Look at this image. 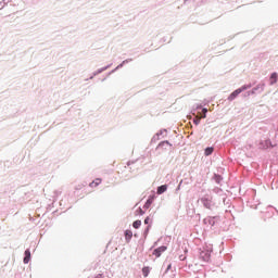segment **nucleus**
<instances>
[{
  "mask_svg": "<svg viewBox=\"0 0 278 278\" xmlns=\"http://www.w3.org/2000/svg\"><path fill=\"white\" fill-rule=\"evenodd\" d=\"M212 257V245H208L205 248H203V250L200 252V260H202L203 262H210Z\"/></svg>",
  "mask_w": 278,
  "mask_h": 278,
  "instance_id": "1",
  "label": "nucleus"
},
{
  "mask_svg": "<svg viewBox=\"0 0 278 278\" xmlns=\"http://www.w3.org/2000/svg\"><path fill=\"white\" fill-rule=\"evenodd\" d=\"M249 88H251V86H242L241 88L235 90L232 93H230V96L228 97V101H233V99H236V97H238V94H240L241 92H244V90H249Z\"/></svg>",
  "mask_w": 278,
  "mask_h": 278,
  "instance_id": "2",
  "label": "nucleus"
},
{
  "mask_svg": "<svg viewBox=\"0 0 278 278\" xmlns=\"http://www.w3.org/2000/svg\"><path fill=\"white\" fill-rule=\"evenodd\" d=\"M166 249H168L166 248V245H162L153 251V255H155V257H161L162 254L166 251Z\"/></svg>",
  "mask_w": 278,
  "mask_h": 278,
  "instance_id": "3",
  "label": "nucleus"
},
{
  "mask_svg": "<svg viewBox=\"0 0 278 278\" xmlns=\"http://www.w3.org/2000/svg\"><path fill=\"white\" fill-rule=\"evenodd\" d=\"M166 190H168V186L167 185H162L157 188L156 194H164V192H166Z\"/></svg>",
  "mask_w": 278,
  "mask_h": 278,
  "instance_id": "4",
  "label": "nucleus"
},
{
  "mask_svg": "<svg viewBox=\"0 0 278 278\" xmlns=\"http://www.w3.org/2000/svg\"><path fill=\"white\" fill-rule=\"evenodd\" d=\"M154 200H155V197H154V195L150 197V198L147 200V202H146V204H144L143 207H146V210H149V207H151V205L153 204V201H154Z\"/></svg>",
  "mask_w": 278,
  "mask_h": 278,
  "instance_id": "5",
  "label": "nucleus"
},
{
  "mask_svg": "<svg viewBox=\"0 0 278 278\" xmlns=\"http://www.w3.org/2000/svg\"><path fill=\"white\" fill-rule=\"evenodd\" d=\"M30 260H31V252L29 250H26L25 257H24V264H29Z\"/></svg>",
  "mask_w": 278,
  "mask_h": 278,
  "instance_id": "6",
  "label": "nucleus"
},
{
  "mask_svg": "<svg viewBox=\"0 0 278 278\" xmlns=\"http://www.w3.org/2000/svg\"><path fill=\"white\" fill-rule=\"evenodd\" d=\"M269 81H270V86H273L274 84H277V73H273L270 75Z\"/></svg>",
  "mask_w": 278,
  "mask_h": 278,
  "instance_id": "7",
  "label": "nucleus"
},
{
  "mask_svg": "<svg viewBox=\"0 0 278 278\" xmlns=\"http://www.w3.org/2000/svg\"><path fill=\"white\" fill-rule=\"evenodd\" d=\"M100 184H101V178H97L89 186L90 188H97V186H100Z\"/></svg>",
  "mask_w": 278,
  "mask_h": 278,
  "instance_id": "8",
  "label": "nucleus"
},
{
  "mask_svg": "<svg viewBox=\"0 0 278 278\" xmlns=\"http://www.w3.org/2000/svg\"><path fill=\"white\" fill-rule=\"evenodd\" d=\"M142 225V222L140 219H137L132 223L134 229H140V226Z\"/></svg>",
  "mask_w": 278,
  "mask_h": 278,
  "instance_id": "9",
  "label": "nucleus"
},
{
  "mask_svg": "<svg viewBox=\"0 0 278 278\" xmlns=\"http://www.w3.org/2000/svg\"><path fill=\"white\" fill-rule=\"evenodd\" d=\"M134 237V232L131 230L125 231V238L126 240H130Z\"/></svg>",
  "mask_w": 278,
  "mask_h": 278,
  "instance_id": "10",
  "label": "nucleus"
},
{
  "mask_svg": "<svg viewBox=\"0 0 278 278\" xmlns=\"http://www.w3.org/2000/svg\"><path fill=\"white\" fill-rule=\"evenodd\" d=\"M149 273H150L149 267H143L142 268L143 277H149Z\"/></svg>",
  "mask_w": 278,
  "mask_h": 278,
  "instance_id": "11",
  "label": "nucleus"
},
{
  "mask_svg": "<svg viewBox=\"0 0 278 278\" xmlns=\"http://www.w3.org/2000/svg\"><path fill=\"white\" fill-rule=\"evenodd\" d=\"M214 153V148H206L205 149V155H212Z\"/></svg>",
  "mask_w": 278,
  "mask_h": 278,
  "instance_id": "12",
  "label": "nucleus"
},
{
  "mask_svg": "<svg viewBox=\"0 0 278 278\" xmlns=\"http://www.w3.org/2000/svg\"><path fill=\"white\" fill-rule=\"evenodd\" d=\"M159 147H170V143L168 141H162Z\"/></svg>",
  "mask_w": 278,
  "mask_h": 278,
  "instance_id": "13",
  "label": "nucleus"
},
{
  "mask_svg": "<svg viewBox=\"0 0 278 278\" xmlns=\"http://www.w3.org/2000/svg\"><path fill=\"white\" fill-rule=\"evenodd\" d=\"M202 202L204 203L205 207L210 208L211 202L206 199H202Z\"/></svg>",
  "mask_w": 278,
  "mask_h": 278,
  "instance_id": "14",
  "label": "nucleus"
},
{
  "mask_svg": "<svg viewBox=\"0 0 278 278\" xmlns=\"http://www.w3.org/2000/svg\"><path fill=\"white\" fill-rule=\"evenodd\" d=\"M202 113H203V115L200 116V117L206 118V117H207V109H203V110H202Z\"/></svg>",
  "mask_w": 278,
  "mask_h": 278,
  "instance_id": "15",
  "label": "nucleus"
},
{
  "mask_svg": "<svg viewBox=\"0 0 278 278\" xmlns=\"http://www.w3.org/2000/svg\"><path fill=\"white\" fill-rule=\"evenodd\" d=\"M201 118H202V117L197 116L195 119L193 121V123H194L195 125H199V124L201 123Z\"/></svg>",
  "mask_w": 278,
  "mask_h": 278,
  "instance_id": "16",
  "label": "nucleus"
},
{
  "mask_svg": "<svg viewBox=\"0 0 278 278\" xmlns=\"http://www.w3.org/2000/svg\"><path fill=\"white\" fill-rule=\"evenodd\" d=\"M149 223H151V218L147 217V218L144 219V225H149Z\"/></svg>",
  "mask_w": 278,
  "mask_h": 278,
  "instance_id": "17",
  "label": "nucleus"
},
{
  "mask_svg": "<svg viewBox=\"0 0 278 278\" xmlns=\"http://www.w3.org/2000/svg\"><path fill=\"white\" fill-rule=\"evenodd\" d=\"M149 229H151V225H149V226L146 228V233H149Z\"/></svg>",
  "mask_w": 278,
  "mask_h": 278,
  "instance_id": "18",
  "label": "nucleus"
},
{
  "mask_svg": "<svg viewBox=\"0 0 278 278\" xmlns=\"http://www.w3.org/2000/svg\"><path fill=\"white\" fill-rule=\"evenodd\" d=\"M139 214L142 216L144 214V211H142V208H139Z\"/></svg>",
  "mask_w": 278,
  "mask_h": 278,
  "instance_id": "19",
  "label": "nucleus"
}]
</instances>
